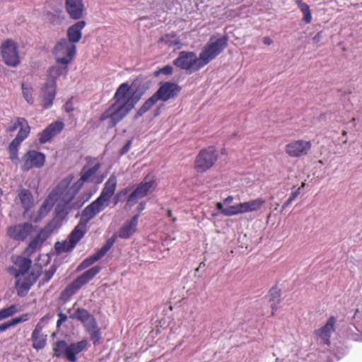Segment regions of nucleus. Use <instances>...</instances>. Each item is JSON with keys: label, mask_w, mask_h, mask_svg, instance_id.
Returning a JSON list of instances; mask_svg holds the SVG:
<instances>
[{"label": "nucleus", "mask_w": 362, "mask_h": 362, "mask_svg": "<svg viewBox=\"0 0 362 362\" xmlns=\"http://www.w3.org/2000/svg\"><path fill=\"white\" fill-rule=\"evenodd\" d=\"M73 176L69 175L53 188L38 210L40 218L47 215L55 203H57L54 209L56 215L58 217L64 218L72 209L81 208L88 201L90 196L84 199L78 197L74 201L81 187L77 185L76 182L71 184Z\"/></svg>", "instance_id": "nucleus-1"}, {"label": "nucleus", "mask_w": 362, "mask_h": 362, "mask_svg": "<svg viewBox=\"0 0 362 362\" xmlns=\"http://www.w3.org/2000/svg\"><path fill=\"white\" fill-rule=\"evenodd\" d=\"M131 89L128 83L120 84L113 95L112 103L101 113L99 121L106 122L108 129H112L126 117L139 100Z\"/></svg>", "instance_id": "nucleus-2"}, {"label": "nucleus", "mask_w": 362, "mask_h": 362, "mask_svg": "<svg viewBox=\"0 0 362 362\" xmlns=\"http://www.w3.org/2000/svg\"><path fill=\"white\" fill-rule=\"evenodd\" d=\"M182 90L177 83L170 81L160 83L158 89L146 100L135 114V118L141 117L148 112L158 100L166 102L178 95Z\"/></svg>", "instance_id": "nucleus-3"}, {"label": "nucleus", "mask_w": 362, "mask_h": 362, "mask_svg": "<svg viewBox=\"0 0 362 362\" xmlns=\"http://www.w3.org/2000/svg\"><path fill=\"white\" fill-rule=\"evenodd\" d=\"M228 40L227 36L218 38L215 36L210 37L209 42L205 45L199 54V57L204 66L214 60L223 51L228 45Z\"/></svg>", "instance_id": "nucleus-4"}, {"label": "nucleus", "mask_w": 362, "mask_h": 362, "mask_svg": "<svg viewBox=\"0 0 362 362\" xmlns=\"http://www.w3.org/2000/svg\"><path fill=\"white\" fill-rule=\"evenodd\" d=\"M218 158L217 151L214 146H208L199 151L196 156L194 169L198 173H204L215 165Z\"/></svg>", "instance_id": "nucleus-5"}, {"label": "nucleus", "mask_w": 362, "mask_h": 362, "mask_svg": "<svg viewBox=\"0 0 362 362\" xmlns=\"http://www.w3.org/2000/svg\"><path fill=\"white\" fill-rule=\"evenodd\" d=\"M100 270L101 267L100 266H94L78 276L64 289L61 294L62 298L69 300L83 285L88 284L91 279H93L100 272Z\"/></svg>", "instance_id": "nucleus-6"}, {"label": "nucleus", "mask_w": 362, "mask_h": 362, "mask_svg": "<svg viewBox=\"0 0 362 362\" xmlns=\"http://www.w3.org/2000/svg\"><path fill=\"white\" fill-rule=\"evenodd\" d=\"M173 65L180 69L185 70L191 74L200 70L204 65L194 52L181 51L178 57L173 62Z\"/></svg>", "instance_id": "nucleus-7"}, {"label": "nucleus", "mask_w": 362, "mask_h": 362, "mask_svg": "<svg viewBox=\"0 0 362 362\" xmlns=\"http://www.w3.org/2000/svg\"><path fill=\"white\" fill-rule=\"evenodd\" d=\"M76 51V45L64 38L54 46L53 54L57 63L69 64L75 57Z\"/></svg>", "instance_id": "nucleus-8"}, {"label": "nucleus", "mask_w": 362, "mask_h": 362, "mask_svg": "<svg viewBox=\"0 0 362 362\" xmlns=\"http://www.w3.org/2000/svg\"><path fill=\"white\" fill-rule=\"evenodd\" d=\"M19 123L21 126L19 127L18 132L8 147L9 158L13 163H16L18 160V148L21 144L29 136L30 132V127L25 119H20Z\"/></svg>", "instance_id": "nucleus-9"}, {"label": "nucleus", "mask_w": 362, "mask_h": 362, "mask_svg": "<svg viewBox=\"0 0 362 362\" xmlns=\"http://www.w3.org/2000/svg\"><path fill=\"white\" fill-rule=\"evenodd\" d=\"M87 224L80 221L69 235V240L62 243H57L55 247L57 250L62 252L71 251L78 243L83 238L87 232Z\"/></svg>", "instance_id": "nucleus-10"}, {"label": "nucleus", "mask_w": 362, "mask_h": 362, "mask_svg": "<svg viewBox=\"0 0 362 362\" xmlns=\"http://www.w3.org/2000/svg\"><path fill=\"white\" fill-rule=\"evenodd\" d=\"M18 161L21 170L27 172L33 168H42L45 162V155L36 150H28Z\"/></svg>", "instance_id": "nucleus-11"}, {"label": "nucleus", "mask_w": 362, "mask_h": 362, "mask_svg": "<svg viewBox=\"0 0 362 362\" xmlns=\"http://www.w3.org/2000/svg\"><path fill=\"white\" fill-rule=\"evenodd\" d=\"M1 54L4 63L11 67L17 66L20 63V57L17 43L10 39L1 42Z\"/></svg>", "instance_id": "nucleus-12"}, {"label": "nucleus", "mask_w": 362, "mask_h": 362, "mask_svg": "<svg viewBox=\"0 0 362 362\" xmlns=\"http://www.w3.org/2000/svg\"><path fill=\"white\" fill-rule=\"evenodd\" d=\"M311 148V141L297 139L286 144L284 146V151L291 158H301L308 155Z\"/></svg>", "instance_id": "nucleus-13"}, {"label": "nucleus", "mask_w": 362, "mask_h": 362, "mask_svg": "<svg viewBox=\"0 0 362 362\" xmlns=\"http://www.w3.org/2000/svg\"><path fill=\"white\" fill-rule=\"evenodd\" d=\"M156 182L154 179L148 180V177L139 183L134 190L127 197V204L132 206L139 199L146 197L148 192L154 190Z\"/></svg>", "instance_id": "nucleus-14"}, {"label": "nucleus", "mask_w": 362, "mask_h": 362, "mask_svg": "<svg viewBox=\"0 0 362 362\" xmlns=\"http://www.w3.org/2000/svg\"><path fill=\"white\" fill-rule=\"evenodd\" d=\"M33 230L34 227L32 224L24 223L9 226L6 233L13 240L23 241L33 233Z\"/></svg>", "instance_id": "nucleus-15"}, {"label": "nucleus", "mask_w": 362, "mask_h": 362, "mask_svg": "<svg viewBox=\"0 0 362 362\" xmlns=\"http://www.w3.org/2000/svg\"><path fill=\"white\" fill-rule=\"evenodd\" d=\"M16 278V287L17 293L19 296H24L26 295L31 286L36 281L37 275L34 273H22L20 274Z\"/></svg>", "instance_id": "nucleus-16"}, {"label": "nucleus", "mask_w": 362, "mask_h": 362, "mask_svg": "<svg viewBox=\"0 0 362 362\" xmlns=\"http://www.w3.org/2000/svg\"><path fill=\"white\" fill-rule=\"evenodd\" d=\"M64 126V123L62 121L57 120L52 122L39 134V142L40 144H45L50 141L54 136L62 132Z\"/></svg>", "instance_id": "nucleus-17"}, {"label": "nucleus", "mask_w": 362, "mask_h": 362, "mask_svg": "<svg viewBox=\"0 0 362 362\" xmlns=\"http://www.w3.org/2000/svg\"><path fill=\"white\" fill-rule=\"evenodd\" d=\"M265 203V199L262 197H259L248 202H241L235 204L234 205L233 209L235 216L241 214L257 211L262 208Z\"/></svg>", "instance_id": "nucleus-18"}, {"label": "nucleus", "mask_w": 362, "mask_h": 362, "mask_svg": "<svg viewBox=\"0 0 362 362\" xmlns=\"http://www.w3.org/2000/svg\"><path fill=\"white\" fill-rule=\"evenodd\" d=\"M100 168V163H90V161H88V164L83 166L80 173V178L76 182L77 185L81 189L85 182H93Z\"/></svg>", "instance_id": "nucleus-19"}, {"label": "nucleus", "mask_w": 362, "mask_h": 362, "mask_svg": "<svg viewBox=\"0 0 362 362\" xmlns=\"http://www.w3.org/2000/svg\"><path fill=\"white\" fill-rule=\"evenodd\" d=\"M108 204L109 203H104L103 201L97 198L83 209L80 221H82L83 223L87 224V223L94 218L98 213L102 211L105 206H107Z\"/></svg>", "instance_id": "nucleus-20"}, {"label": "nucleus", "mask_w": 362, "mask_h": 362, "mask_svg": "<svg viewBox=\"0 0 362 362\" xmlns=\"http://www.w3.org/2000/svg\"><path fill=\"white\" fill-rule=\"evenodd\" d=\"M57 95V84L44 83L41 88V105L44 110L50 108Z\"/></svg>", "instance_id": "nucleus-21"}, {"label": "nucleus", "mask_w": 362, "mask_h": 362, "mask_svg": "<svg viewBox=\"0 0 362 362\" xmlns=\"http://www.w3.org/2000/svg\"><path fill=\"white\" fill-rule=\"evenodd\" d=\"M65 9L71 19L79 20L83 16L85 6L82 0H65Z\"/></svg>", "instance_id": "nucleus-22"}, {"label": "nucleus", "mask_w": 362, "mask_h": 362, "mask_svg": "<svg viewBox=\"0 0 362 362\" xmlns=\"http://www.w3.org/2000/svg\"><path fill=\"white\" fill-rule=\"evenodd\" d=\"M68 64L57 63L52 66L47 71L46 81L50 85L57 84L56 81L61 76H66L68 73Z\"/></svg>", "instance_id": "nucleus-23"}, {"label": "nucleus", "mask_w": 362, "mask_h": 362, "mask_svg": "<svg viewBox=\"0 0 362 362\" xmlns=\"http://www.w3.org/2000/svg\"><path fill=\"white\" fill-rule=\"evenodd\" d=\"M335 322L336 318L334 316H331L324 326L315 332V334L327 345L330 344L331 334L334 332Z\"/></svg>", "instance_id": "nucleus-24"}, {"label": "nucleus", "mask_w": 362, "mask_h": 362, "mask_svg": "<svg viewBox=\"0 0 362 362\" xmlns=\"http://www.w3.org/2000/svg\"><path fill=\"white\" fill-rule=\"evenodd\" d=\"M13 262L18 269L8 267V272L15 277L20 276V274L28 272L32 263L30 259L21 256L13 257Z\"/></svg>", "instance_id": "nucleus-25"}, {"label": "nucleus", "mask_w": 362, "mask_h": 362, "mask_svg": "<svg viewBox=\"0 0 362 362\" xmlns=\"http://www.w3.org/2000/svg\"><path fill=\"white\" fill-rule=\"evenodd\" d=\"M117 187V177L111 175L105 182L100 196L98 197L104 203H108L112 196L115 194Z\"/></svg>", "instance_id": "nucleus-26"}, {"label": "nucleus", "mask_w": 362, "mask_h": 362, "mask_svg": "<svg viewBox=\"0 0 362 362\" xmlns=\"http://www.w3.org/2000/svg\"><path fill=\"white\" fill-rule=\"evenodd\" d=\"M51 230L48 227L41 229L36 236H35L30 242L28 247L26 248L28 253H33L37 248H40L42 244L51 235Z\"/></svg>", "instance_id": "nucleus-27"}, {"label": "nucleus", "mask_w": 362, "mask_h": 362, "mask_svg": "<svg viewBox=\"0 0 362 362\" xmlns=\"http://www.w3.org/2000/svg\"><path fill=\"white\" fill-rule=\"evenodd\" d=\"M139 214L134 215L129 221H127L120 228L118 235L123 239L129 238L136 230Z\"/></svg>", "instance_id": "nucleus-28"}, {"label": "nucleus", "mask_w": 362, "mask_h": 362, "mask_svg": "<svg viewBox=\"0 0 362 362\" xmlns=\"http://www.w3.org/2000/svg\"><path fill=\"white\" fill-rule=\"evenodd\" d=\"M85 21H79L71 25L67 30L68 41L75 45L79 42L82 37V30L86 26Z\"/></svg>", "instance_id": "nucleus-29"}, {"label": "nucleus", "mask_w": 362, "mask_h": 362, "mask_svg": "<svg viewBox=\"0 0 362 362\" xmlns=\"http://www.w3.org/2000/svg\"><path fill=\"white\" fill-rule=\"evenodd\" d=\"M70 318L80 321L84 328L89 327L96 322L95 318L86 309L78 308L74 314L70 315Z\"/></svg>", "instance_id": "nucleus-30"}, {"label": "nucleus", "mask_w": 362, "mask_h": 362, "mask_svg": "<svg viewBox=\"0 0 362 362\" xmlns=\"http://www.w3.org/2000/svg\"><path fill=\"white\" fill-rule=\"evenodd\" d=\"M42 326L40 322L37 323L33 331L31 339L33 341V347L36 350L44 348L46 344L47 335L42 333Z\"/></svg>", "instance_id": "nucleus-31"}, {"label": "nucleus", "mask_w": 362, "mask_h": 362, "mask_svg": "<svg viewBox=\"0 0 362 362\" xmlns=\"http://www.w3.org/2000/svg\"><path fill=\"white\" fill-rule=\"evenodd\" d=\"M88 345V342L86 339L69 345L67 360L71 362H76L77 361L76 354L83 351Z\"/></svg>", "instance_id": "nucleus-32"}, {"label": "nucleus", "mask_w": 362, "mask_h": 362, "mask_svg": "<svg viewBox=\"0 0 362 362\" xmlns=\"http://www.w3.org/2000/svg\"><path fill=\"white\" fill-rule=\"evenodd\" d=\"M268 297L272 308L271 315L274 316L281 302V290L276 286L272 287L269 291Z\"/></svg>", "instance_id": "nucleus-33"}, {"label": "nucleus", "mask_w": 362, "mask_h": 362, "mask_svg": "<svg viewBox=\"0 0 362 362\" xmlns=\"http://www.w3.org/2000/svg\"><path fill=\"white\" fill-rule=\"evenodd\" d=\"M18 197L25 209V212H27L30 208L33 207L34 204L33 197L31 192L26 189H22L19 191Z\"/></svg>", "instance_id": "nucleus-34"}, {"label": "nucleus", "mask_w": 362, "mask_h": 362, "mask_svg": "<svg viewBox=\"0 0 362 362\" xmlns=\"http://www.w3.org/2000/svg\"><path fill=\"white\" fill-rule=\"evenodd\" d=\"M86 331L90 335V340L94 346L98 345L102 339L101 329L98 327V322H95L89 327L85 328Z\"/></svg>", "instance_id": "nucleus-35"}, {"label": "nucleus", "mask_w": 362, "mask_h": 362, "mask_svg": "<svg viewBox=\"0 0 362 362\" xmlns=\"http://www.w3.org/2000/svg\"><path fill=\"white\" fill-rule=\"evenodd\" d=\"M30 315L29 313H24L18 317H14L9 321L0 324V332H4L7 329L16 325L17 324L24 322L30 319Z\"/></svg>", "instance_id": "nucleus-36"}, {"label": "nucleus", "mask_w": 362, "mask_h": 362, "mask_svg": "<svg viewBox=\"0 0 362 362\" xmlns=\"http://www.w3.org/2000/svg\"><path fill=\"white\" fill-rule=\"evenodd\" d=\"M160 42H163L170 47H180L182 43L179 37L175 33H167L159 39Z\"/></svg>", "instance_id": "nucleus-37"}, {"label": "nucleus", "mask_w": 362, "mask_h": 362, "mask_svg": "<svg viewBox=\"0 0 362 362\" xmlns=\"http://www.w3.org/2000/svg\"><path fill=\"white\" fill-rule=\"evenodd\" d=\"M295 2L300 11L303 13L302 21L305 24L310 23L312 21V14L309 5L303 2V0H296Z\"/></svg>", "instance_id": "nucleus-38"}, {"label": "nucleus", "mask_w": 362, "mask_h": 362, "mask_svg": "<svg viewBox=\"0 0 362 362\" xmlns=\"http://www.w3.org/2000/svg\"><path fill=\"white\" fill-rule=\"evenodd\" d=\"M69 345L65 341H57L53 346L54 356L59 358L65 356L67 358Z\"/></svg>", "instance_id": "nucleus-39"}, {"label": "nucleus", "mask_w": 362, "mask_h": 362, "mask_svg": "<svg viewBox=\"0 0 362 362\" xmlns=\"http://www.w3.org/2000/svg\"><path fill=\"white\" fill-rule=\"evenodd\" d=\"M102 257H103L102 255L97 251L93 255H92L89 256L88 257L86 258L85 259H83L79 264L76 270L78 272L82 271V270L88 268V267L91 266L92 264H93L95 262H96L97 261L100 259Z\"/></svg>", "instance_id": "nucleus-40"}, {"label": "nucleus", "mask_w": 362, "mask_h": 362, "mask_svg": "<svg viewBox=\"0 0 362 362\" xmlns=\"http://www.w3.org/2000/svg\"><path fill=\"white\" fill-rule=\"evenodd\" d=\"M21 88L24 99L28 104L33 105L34 103V89L33 86L30 84L23 82L21 83Z\"/></svg>", "instance_id": "nucleus-41"}, {"label": "nucleus", "mask_w": 362, "mask_h": 362, "mask_svg": "<svg viewBox=\"0 0 362 362\" xmlns=\"http://www.w3.org/2000/svg\"><path fill=\"white\" fill-rule=\"evenodd\" d=\"M19 311L20 309H18L17 305H11L8 308L0 310V318L1 320H4L11 316H13L14 314Z\"/></svg>", "instance_id": "nucleus-42"}, {"label": "nucleus", "mask_w": 362, "mask_h": 362, "mask_svg": "<svg viewBox=\"0 0 362 362\" xmlns=\"http://www.w3.org/2000/svg\"><path fill=\"white\" fill-rule=\"evenodd\" d=\"M216 206L217 209L220 211V213L223 214L224 216H235L234 209H234V205L230 206L227 208H223L222 203L217 202L216 204Z\"/></svg>", "instance_id": "nucleus-43"}, {"label": "nucleus", "mask_w": 362, "mask_h": 362, "mask_svg": "<svg viewBox=\"0 0 362 362\" xmlns=\"http://www.w3.org/2000/svg\"><path fill=\"white\" fill-rule=\"evenodd\" d=\"M130 192L129 187H125L119 191L114 197V204L116 205L119 202L124 199Z\"/></svg>", "instance_id": "nucleus-44"}, {"label": "nucleus", "mask_w": 362, "mask_h": 362, "mask_svg": "<svg viewBox=\"0 0 362 362\" xmlns=\"http://www.w3.org/2000/svg\"><path fill=\"white\" fill-rule=\"evenodd\" d=\"M115 238L112 237L111 238H109L105 244L100 249L98 250V252L102 255V257H103L105 254L110 250V248L112 247V245H114L115 243Z\"/></svg>", "instance_id": "nucleus-45"}, {"label": "nucleus", "mask_w": 362, "mask_h": 362, "mask_svg": "<svg viewBox=\"0 0 362 362\" xmlns=\"http://www.w3.org/2000/svg\"><path fill=\"white\" fill-rule=\"evenodd\" d=\"M24 119L23 117H16V122L13 123V124H11V125H8L6 130L7 132H15L18 127H20L21 126V124H20L19 123V119Z\"/></svg>", "instance_id": "nucleus-46"}, {"label": "nucleus", "mask_w": 362, "mask_h": 362, "mask_svg": "<svg viewBox=\"0 0 362 362\" xmlns=\"http://www.w3.org/2000/svg\"><path fill=\"white\" fill-rule=\"evenodd\" d=\"M173 68L170 65H166L161 68L159 71L156 73V76H157L159 73L163 74L165 75H170L173 74Z\"/></svg>", "instance_id": "nucleus-47"}, {"label": "nucleus", "mask_w": 362, "mask_h": 362, "mask_svg": "<svg viewBox=\"0 0 362 362\" xmlns=\"http://www.w3.org/2000/svg\"><path fill=\"white\" fill-rule=\"evenodd\" d=\"M73 99L74 98L71 97L66 102V103L64 105V110L68 113H70L74 110Z\"/></svg>", "instance_id": "nucleus-48"}, {"label": "nucleus", "mask_w": 362, "mask_h": 362, "mask_svg": "<svg viewBox=\"0 0 362 362\" xmlns=\"http://www.w3.org/2000/svg\"><path fill=\"white\" fill-rule=\"evenodd\" d=\"M54 272H55V269H54V268H52L49 270L46 271L43 274V281L45 282V283L48 282L52 279V277L54 275Z\"/></svg>", "instance_id": "nucleus-49"}, {"label": "nucleus", "mask_w": 362, "mask_h": 362, "mask_svg": "<svg viewBox=\"0 0 362 362\" xmlns=\"http://www.w3.org/2000/svg\"><path fill=\"white\" fill-rule=\"evenodd\" d=\"M132 146V140H128L119 151L120 155H124L129 152Z\"/></svg>", "instance_id": "nucleus-50"}, {"label": "nucleus", "mask_w": 362, "mask_h": 362, "mask_svg": "<svg viewBox=\"0 0 362 362\" xmlns=\"http://www.w3.org/2000/svg\"><path fill=\"white\" fill-rule=\"evenodd\" d=\"M59 319L57 321V326L59 327L62 323L66 322L68 319L67 315L63 313H58Z\"/></svg>", "instance_id": "nucleus-51"}, {"label": "nucleus", "mask_w": 362, "mask_h": 362, "mask_svg": "<svg viewBox=\"0 0 362 362\" xmlns=\"http://www.w3.org/2000/svg\"><path fill=\"white\" fill-rule=\"evenodd\" d=\"M300 191V187H298L296 190L293 191L289 197L293 201L296 199V198L299 195Z\"/></svg>", "instance_id": "nucleus-52"}, {"label": "nucleus", "mask_w": 362, "mask_h": 362, "mask_svg": "<svg viewBox=\"0 0 362 362\" xmlns=\"http://www.w3.org/2000/svg\"><path fill=\"white\" fill-rule=\"evenodd\" d=\"M146 207V203L144 202H141L139 204L137 208H136V210L138 211V214L139 215V214L143 211L144 210Z\"/></svg>", "instance_id": "nucleus-53"}, {"label": "nucleus", "mask_w": 362, "mask_h": 362, "mask_svg": "<svg viewBox=\"0 0 362 362\" xmlns=\"http://www.w3.org/2000/svg\"><path fill=\"white\" fill-rule=\"evenodd\" d=\"M322 37V31L318 32L313 38V41L316 43L319 42Z\"/></svg>", "instance_id": "nucleus-54"}, {"label": "nucleus", "mask_w": 362, "mask_h": 362, "mask_svg": "<svg viewBox=\"0 0 362 362\" xmlns=\"http://www.w3.org/2000/svg\"><path fill=\"white\" fill-rule=\"evenodd\" d=\"M263 42L267 45H270L273 43V41L269 37L266 36L263 38Z\"/></svg>", "instance_id": "nucleus-55"}, {"label": "nucleus", "mask_w": 362, "mask_h": 362, "mask_svg": "<svg viewBox=\"0 0 362 362\" xmlns=\"http://www.w3.org/2000/svg\"><path fill=\"white\" fill-rule=\"evenodd\" d=\"M293 202V200L290 198H288L283 204L282 206V210H284L286 207H288L291 203Z\"/></svg>", "instance_id": "nucleus-56"}, {"label": "nucleus", "mask_w": 362, "mask_h": 362, "mask_svg": "<svg viewBox=\"0 0 362 362\" xmlns=\"http://www.w3.org/2000/svg\"><path fill=\"white\" fill-rule=\"evenodd\" d=\"M167 215L169 218H171L172 222L175 223L177 221V218L175 217H173V213L171 209H168L167 211Z\"/></svg>", "instance_id": "nucleus-57"}, {"label": "nucleus", "mask_w": 362, "mask_h": 362, "mask_svg": "<svg viewBox=\"0 0 362 362\" xmlns=\"http://www.w3.org/2000/svg\"><path fill=\"white\" fill-rule=\"evenodd\" d=\"M233 201V197L230 195L224 199L223 202H224V204H230Z\"/></svg>", "instance_id": "nucleus-58"}, {"label": "nucleus", "mask_w": 362, "mask_h": 362, "mask_svg": "<svg viewBox=\"0 0 362 362\" xmlns=\"http://www.w3.org/2000/svg\"><path fill=\"white\" fill-rule=\"evenodd\" d=\"M159 113H160V107H158L154 115L158 116L159 115Z\"/></svg>", "instance_id": "nucleus-59"}, {"label": "nucleus", "mask_w": 362, "mask_h": 362, "mask_svg": "<svg viewBox=\"0 0 362 362\" xmlns=\"http://www.w3.org/2000/svg\"><path fill=\"white\" fill-rule=\"evenodd\" d=\"M341 134H342L343 136H346V134H347V132H346V131H345V130H343V131H342V132H341Z\"/></svg>", "instance_id": "nucleus-60"}, {"label": "nucleus", "mask_w": 362, "mask_h": 362, "mask_svg": "<svg viewBox=\"0 0 362 362\" xmlns=\"http://www.w3.org/2000/svg\"><path fill=\"white\" fill-rule=\"evenodd\" d=\"M305 187V183H304V182H302L301 186L300 187V189H301V188H303V187Z\"/></svg>", "instance_id": "nucleus-61"}, {"label": "nucleus", "mask_w": 362, "mask_h": 362, "mask_svg": "<svg viewBox=\"0 0 362 362\" xmlns=\"http://www.w3.org/2000/svg\"><path fill=\"white\" fill-rule=\"evenodd\" d=\"M347 142V140L344 141V144H346Z\"/></svg>", "instance_id": "nucleus-62"}, {"label": "nucleus", "mask_w": 362, "mask_h": 362, "mask_svg": "<svg viewBox=\"0 0 362 362\" xmlns=\"http://www.w3.org/2000/svg\"><path fill=\"white\" fill-rule=\"evenodd\" d=\"M351 121H352V122H354V121H355V118H353V119H351Z\"/></svg>", "instance_id": "nucleus-63"}]
</instances>
